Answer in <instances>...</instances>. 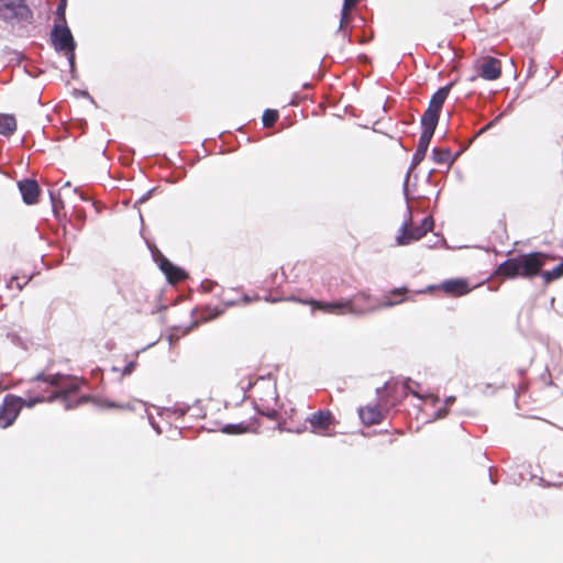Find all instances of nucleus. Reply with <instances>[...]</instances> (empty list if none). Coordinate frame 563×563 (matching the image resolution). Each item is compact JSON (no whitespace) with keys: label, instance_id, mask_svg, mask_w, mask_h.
Listing matches in <instances>:
<instances>
[{"label":"nucleus","instance_id":"obj_18","mask_svg":"<svg viewBox=\"0 0 563 563\" xmlns=\"http://www.w3.org/2000/svg\"><path fill=\"white\" fill-rule=\"evenodd\" d=\"M540 276L542 278V282L545 286L550 285L556 279H560L563 277V260L560 264H558L554 268L550 271H542L540 273Z\"/></svg>","mask_w":563,"mask_h":563},{"label":"nucleus","instance_id":"obj_12","mask_svg":"<svg viewBox=\"0 0 563 563\" xmlns=\"http://www.w3.org/2000/svg\"><path fill=\"white\" fill-rule=\"evenodd\" d=\"M124 300L131 310L142 312L146 309L148 296L141 287H131L124 294Z\"/></svg>","mask_w":563,"mask_h":563},{"label":"nucleus","instance_id":"obj_5","mask_svg":"<svg viewBox=\"0 0 563 563\" xmlns=\"http://www.w3.org/2000/svg\"><path fill=\"white\" fill-rule=\"evenodd\" d=\"M51 43L53 47L63 53L69 62L70 67L75 65V41L70 30L66 24H55L51 32Z\"/></svg>","mask_w":563,"mask_h":563},{"label":"nucleus","instance_id":"obj_2","mask_svg":"<svg viewBox=\"0 0 563 563\" xmlns=\"http://www.w3.org/2000/svg\"><path fill=\"white\" fill-rule=\"evenodd\" d=\"M408 292V288L400 287L394 288L390 290L384 298V300L373 308L358 307L355 305L356 301L367 302L369 300V296L365 292L357 294L354 299L345 300V301H336V302H322L314 299L302 301L311 306L313 309L322 310L327 313H364L368 310L378 309V308H389L395 305L401 303L406 299V295Z\"/></svg>","mask_w":563,"mask_h":563},{"label":"nucleus","instance_id":"obj_15","mask_svg":"<svg viewBox=\"0 0 563 563\" xmlns=\"http://www.w3.org/2000/svg\"><path fill=\"white\" fill-rule=\"evenodd\" d=\"M358 416L365 426L378 424L384 419V415L378 405H367L365 407H361L358 409Z\"/></svg>","mask_w":563,"mask_h":563},{"label":"nucleus","instance_id":"obj_23","mask_svg":"<svg viewBox=\"0 0 563 563\" xmlns=\"http://www.w3.org/2000/svg\"><path fill=\"white\" fill-rule=\"evenodd\" d=\"M426 154H427V151L417 147V150L412 156V167H416L417 165H419L423 161Z\"/></svg>","mask_w":563,"mask_h":563},{"label":"nucleus","instance_id":"obj_17","mask_svg":"<svg viewBox=\"0 0 563 563\" xmlns=\"http://www.w3.org/2000/svg\"><path fill=\"white\" fill-rule=\"evenodd\" d=\"M18 188L26 205H35V178L33 176L18 181Z\"/></svg>","mask_w":563,"mask_h":563},{"label":"nucleus","instance_id":"obj_26","mask_svg":"<svg viewBox=\"0 0 563 563\" xmlns=\"http://www.w3.org/2000/svg\"><path fill=\"white\" fill-rule=\"evenodd\" d=\"M262 415H265L267 418H269L272 420H276L278 417V412L275 409H272L267 412H262Z\"/></svg>","mask_w":563,"mask_h":563},{"label":"nucleus","instance_id":"obj_22","mask_svg":"<svg viewBox=\"0 0 563 563\" xmlns=\"http://www.w3.org/2000/svg\"><path fill=\"white\" fill-rule=\"evenodd\" d=\"M279 114L277 110L266 109L262 117V122L265 128H272L278 120Z\"/></svg>","mask_w":563,"mask_h":563},{"label":"nucleus","instance_id":"obj_14","mask_svg":"<svg viewBox=\"0 0 563 563\" xmlns=\"http://www.w3.org/2000/svg\"><path fill=\"white\" fill-rule=\"evenodd\" d=\"M37 205L41 203L44 207H49L52 211L59 216V210L64 208L63 201L59 197H56L54 191L51 189H47L46 192H44L38 186H37Z\"/></svg>","mask_w":563,"mask_h":563},{"label":"nucleus","instance_id":"obj_21","mask_svg":"<svg viewBox=\"0 0 563 563\" xmlns=\"http://www.w3.org/2000/svg\"><path fill=\"white\" fill-rule=\"evenodd\" d=\"M353 9L354 8H345V4L343 3L342 10H341L339 31L346 33V27L352 21L351 12Z\"/></svg>","mask_w":563,"mask_h":563},{"label":"nucleus","instance_id":"obj_24","mask_svg":"<svg viewBox=\"0 0 563 563\" xmlns=\"http://www.w3.org/2000/svg\"><path fill=\"white\" fill-rule=\"evenodd\" d=\"M14 287H16V288H19V289H22V285L20 284V282H19V278H18V277H12V278H11V280H10V283H9V288H11V289H12V288H14Z\"/></svg>","mask_w":563,"mask_h":563},{"label":"nucleus","instance_id":"obj_13","mask_svg":"<svg viewBox=\"0 0 563 563\" xmlns=\"http://www.w3.org/2000/svg\"><path fill=\"white\" fill-rule=\"evenodd\" d=\"M478 75L485 80H496L501 76V62L486 56L478 66Z\"/></svg>","mask_w":563,"mask_h":563},{"label":"nucleus","instance_id":"obj_31","mask_svg":"<svg viewBox=\"0 0 563 563\" xmlns=\"http://www.w3.org/2000/svg\"><path fill=\"white\" fill-rule=\"evenodd\" d=\"M57 12L58 14H62V19H63V24H66L65 22V16H64V7L59 5L58 9H57Z\"/></svg>","mask_w":563,"mask_h":563},{"label":"nucleus","instance_id":"obj_33","mask_svg":"<svg viewBox=\"0 0 563 563\" xmlns=\"http://www.w3.org/2000/svg\"><path fill=\"white\" fill-rule=\"evenodd\" d=\"M454 401H455V397H449V398L445 400V404H446V406H449V405H452Z\"/></svg>","mask_w":563,"mask_h":563},{"label":"nucleus","instance_id":"obj_16","mask_svg":"<svg viewBox=\"0 0 563 563\" xmlns=\"http://www.w3.org/2000/svg\"><path fill=\"white\" fill-rule=\"evenodd\" d=\"M258 421L256 418H251L246 421H241L239 423H229L222 428V432L228 434H242L247 432H257L258 430Z\"/></svg>","mask_w":563,"mask_h":563},{"label":"nucleus","instance_id":"obj_25","mask_svg":"<svg viewBox=\"0 0 563 563\" xmlns=\"http://www.w3.org/2000/svg\"><path fill=\"white\" fill-rule=\"evenodd\" d=\"M448 413H449V409H448V406H445V407H443V408L438 409V411H437V418H438V419L444 418V417H446V416H448Z\"/></svg>","mask_w":563,"mask_h":563},{"label":"nucleus","instance_id":"obj_3","mask_svg":"<svg viewBox=\"0 0 563 563\" xmlns=\"http://www.w3.org/2000/svg\"><path fill=\"white\" fill-rule=\"evenodd\" d=\"M554 256L543 252H531L510 257L498 265L496 275L505 279L533 278L539 276L548 261Z\"/></svg>","mask_w":563,"mask_h":563},{"label":"nucleus","instance_id":"obj_6","mask_svg":"<svg viewBox=\"0 0 563 563\" xmlns=\"http://www.w3.org/2000/svg\"><path fill=\"white\" fill-rule=\"evenodd\" d=\"M32 16L31 9L24 0H0V19L15 23L27 20Z\"/></svg>","mask_w":563,"mask_h":563},{"label":"nucleus","instance_id":"obj_8","mask_svg":"<svg viewBox=\"0 0 563 563\" xmlns=\"http://www.w3.org/2000/svg\"><path fill=\"white\" fill-rule=\"evenodd\" d=\"M22 401L21 397L12 395L4 397L3 404L0 406V428H8L14 422L21 410Z\"/></svg>","mask_w":563,"mask_h":563},{"label":"nucleus","instance_id":"obj_32","mask_svg":"<svg viewBox=\"0 0 563 563\" xmlns=\"http://www.w3.org/2000/svg\"><path fill=\"white\" fill-rule=\"evenodd\" d=\"M27 406L33 407L35 406V397H29L27 399Z\"/></svg>","mask_w":563,"mask_h":563},{"label":"nucleus","instance_id":"obj_11","mask_svg":"<svg viewBox=\"0 0 563 563\" xmlns=\"http://www.w3.org/2000/svg\"><path fill=\"white\" fill-rule=\"evenodd\" d=\"M437 288L450 297H461L472 290L468 282L464 278L446 279L438 285Z\"/></svg>","mask_w":563,"mask_h":563},{"label":"nucleus","instance_id":"obj_29","mask_svg":"<svg viewBox=\"0 0 563 563\" xmlns=\"http://www.w3.org/2000/svg\"><path fill=\"white\" fill-rule=\"evenodd\" d=\"M493 125V122H489L488 124H486L485 126H483L478 132H477V136L485 133L487 130H489Z\"/></svg>","mask_w":563,"mask_h":563},{"label":"nucleus","instance_id":"obj_20","mask_svg":"<svg viewBox=\"0 0 563 563\" xmlns=\"http://www.w3.org/2000/svg\"><path fill=\"white\" fill-rule=\"evenodd\" d=\"M451 155L452 153L449 148L434 147L432 150V158L437 164H450Z\"/></svg>","mask_w":563,"mask_h":563},{"label":"nucleus","instance_id":"obj_9","mask_svg":"<svg viewBox=\"0 0 563 563\" xmlns=\"http://www.w3.org/2000/svg\"><path fill=\"white\" fill-rule=\"evenodd\" d=\"M307 421L312 428V432L325 435L329 434V430L334 427L335 418L330 410H318L311 413Z\"/></svg>","mask_w":563,"mask_h":563},{"label":"nucleus","instance_id":"obj_30","mask_svg":"<svg viewBox=\"0 0 563 563\" xmlns=\"http://www.w3.org/2000/svg\"><path fill=\"white\" fill-rule=\"evenodd\" d=\"M134 366H135V363H130V364H128V365L125 366V368H124V374H131V373H132V371H133V368H134Z\"/></svg>","mask_w":563,"mask_h":563},{"label":"nucleus","instance_id":"obj_4","mask_svg":"<svg viewBox=\"0 0 563 563\" xmlns=\"http://www.w3.org/2000/svg\"><path fill=\"white\" fill-rule=\"evenodd\" d=\"M454 82H450L441 87L434 92L429 101L427 110L421 117L422 133L418 141V148L428 151L429 144L437 129L442 107L453 87Z\"/></svg>","mask_w":563,"mask_h":563},{"label":"nucleus","instance_id":"obj_1","mask_svg":"<svg viewBox=\"0 0 563 563\" xmlns=\"http://www.w3.org/2000/svg\"><path fill=\"white\" fill-rule=\"evenodd\" d=\"M37 404L58 401L65 409H73L88 401V397L79 396L80 382L64 375L48 376L37 374Z\"/></svg>","mask_w":563,"mask_h":563},{"label":"nucleus","instance_id":"obj_7","mask_svg":"<svg viewBox=\"0 0 563 563\" xmlns=\"http://www.w3.org/2000/svg\"><path fill=\"white\" fill-rule=\"evenodd\" d=\"M433 229V220L431 217H424L419 225L405 222L401 227V233L397 236L399 245H408L413 241L422 239Z\"/></svg>","mask_w":563,"mask_h":563},{"label":"nucleus","instance_id":"obj_19","mask_svg":"<svg viewBox=\"0 0 563 563\" xmlns=\"http://www.w3.org/2000/svg\"><path fill=\"white\" fill-rule=\"evenodd\" d=\"M16 129V121L13 115L0 113V134L10 135Z\"/></svg>","mask_w":563,"mask_h":563},{"label":"nucleus","instance_id":"obj_10","mask_svg":"<svg viewBox=\"0 0 563 563\" xmlns=\"http://www.w3.org/2000/svg\"><path fill=\"white\" fill-rule=\"evenodd\" d=\"M155 261L161 271L165 274L167 280L172 284H177L187 278V274L181 268L175 266L168 258L157 251Z\"/></svg>","mask_w":563,"mask_h":563},{"label":"nucleus","instance_id":"obj_28","mask_svg":"<svg viewBox=\"0 0 563 563\" xmlns=\"http://www.w3.org/2000/svg\"><path fill=\"white\" fill-rule=\"evenodd\" d=\"M361 0H344L345 8H355Z\"/></svg>","mask_w":563,"mask_h":563},{"label":"nucleus","instance_id":"obj_27","mask_svg":"<svg viewBox=\"0 0 563 563\" xmlns=\"http://www.w3.org/2000/svg\"><path fill=\"white\" fill-rule=\"evenodd\" d=\"M106 406L109 408H117V409H125L129 407L128 405L114 404V402H106Z\"/></svg>","mask_w":563,"mask_h":563}]
</instances>
